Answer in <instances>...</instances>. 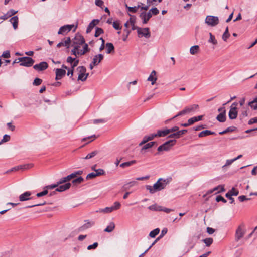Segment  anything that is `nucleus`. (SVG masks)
<instances>
[{"label": "nucleus", "mask_w": 257, "mask_h": 257, "mask_svg": "<svg viewBox=\"0 0 257 257\" xmlns=\"http://www.w3.org/2000/svg\"><path fill=\"white\" fill-rule=\"evenodd\" d=\"M167 184V182L166 180L160 178L153 186L147 185L146 188L147 190L149 191L150 193L153 194L158 191H160L165 188Z\"/></svg>", "instance_id": "obj_1"}, {"label": "nucleus", "mask_w": 257, "mask_h": 257, "mask_svg": "<svg viewBox=\"0 0 257 257\" xmlns=\"http://www.w3.org/2000/svg\"><path fill=\"white\" fill-rule=\"evenodd\" d=\"M199 108L198 104H193L188 106H186L184 109L178 113L175 116L171 118L173 119L180 116L186 115L191 112L195 111L197 109Z\"/></svg>", "instance_id": "obj_2"}, {"label": "nucleus", "mask_w": 257, "mask_h": 257, "mask_svg": "<svg viewBox=\"0 0 257 257\" xmlns=\"http://www.w3.org/2000/svg\"><path fill=\"white\" fill-rule=\"evenodd\" d=\"M219 18L217 16L208 15L206 17L205 23L209 26L214 27L218 24Z\"/></svg>", "instance_id": "obj_3"}, {"label": "nucleus", "mask_w": 257, "mask_h": 257, "mask_svg": "<svg viewBox=\"0 0 257 257\" xmlns=\"http://www.w3.org/2000/svg\"><path fill=\"white\" fill-rule=\"evenodd\" d=\"M77 70L78 72V80L85 81L89 75L88 73H86V68L83 66H79L77 67Z\"/></svg>", "instance_id": "obj_4"}, {"label": "nucleus", "mask_w": 257, "mask_h": 257, "mask_svg": "<svg viewBox=\"0 0 257 257\" xmlns=\"http://www.w3.org/2000/svg\"><path fill=\"white\" fill-rule=\"evenodd\" d=\"M18 60H19V62H20L21 66L26 67H30L32 66L34 63V60L32 58L29 57L18 58Z\"/></svg>", "instance_id": "obj_5"}, {"label": "nucleus", "mask_w": 257, "mask_h": 257, "mask_svg": "<svg viewBox=\"0 0 257 257\" xmlns=\"http://www.w3.org/2000/svg\"><path fill=\"white\" fill-rule=\"evenodd\" d=\"M175 140H170L165 142L162 145H160L157 149L159 152L163 151H168L170 150L171 147L175 145L176 143Z\"/></svg>", "instance_id": "obj_6"}, {"label": "nucleus", "mask_w": 257, "mask_h": 257, "mask_svg": "<svg viewBox=\"0 0 257 257\" xmlns=\"http://www.w3.org/2000/svg\"><path fill=\"white\" fill-rule=\"evenodd\" d=\"M137 34L139 38L145 37L146 39H149L151 37V33L149 28H138Z\"/></svg>", "instance_id": "obj_7"}, {"label": "nucleus", "mask_w": 257, "mask_h": 257, "mask_svg": "<svg viewBox=\"0 0 257 257\" xmlns=\"http://www.w3.org/2000/svg\"><path fill=\"white\" fill-rule=\"evenodd\" d=\"M33 167V164H31V163L20 165L16 166V167H14L11 168L10 170H9L8 171V172L14 171H18L19 170L24 171L25 170H27V169L32 168Z\"/></svg>", "instance_id": "obj_8"}, {"label": "nucleus", "mask_w": 257, "mask_h": 257, "mask_svg": "<svg viewBox=\"0 0 257 257\" xmlns=\"http://www.w3.org/2000/svg\"><path fill=\"white\" fill-rule=\"evenodd\" d=\"M74 27V25H66L60 28L58 34L65 35L69 32Z\"/></svg>", "instance_id": "obj_9"}, {"label": "nucleus", "mask_w": 257, "mask_h": 257, "mask_svg": "<svg viewBox=\"0 0 257 257\" xmlns=\"http://www.w3.org/2000/svg\"><path fill=\"white\" fill-rule=\"evenodd\" d=\"M85 39L81 35L77 34L75 36L73 41V46H79L84 44Z\"/></svg>", "instance_id": "obj_10"}, {"label": "nucleus", "mask_w": 257, "mask_h": 257, "mask_svg": "<svg viewBox=\"0 0 257 257\" xmlns=\"http://www.w3.org/2000/svg\"><path fill=\"white\" fill-rule=\"evenodd\" d=\"M245 234V230L242 225L238 226L235 232V240L238 241Z\"/></svg>", "instance_id": "obj_11"}, {"label": "nucleus", "mask_w": 257, "mask_h": 257, "mask_svg": "<svg viewBox=\"0 0 257 257\" xmlns=\"http://www.w3.org/2000/svg\"><path fill=\"white\" fill-rule=\"evenodd\" d=\"M218 111L220 113L217 115L216 119L217 120L221 122L225 121L226 117L225 115V109L224 107H221L218 109Z\"/></svg>", "instance_id": "obj_12"}, {"label": "nucleus", "mask_w": 257, "mask_h": 257, "mask_svg": "<svg viewBox=\"0 0 257 257\" xmlns=\"http://www.w3.org/2000/svg\"><path fill=\"white\" fill-rule=\"evenodd\" d=\"M139 17L142 20L143 24H145L147 23L149 19L152 17V14L150 11L147 13L143 12L140 14Z\"/></svg>", "instance_id": "obj_13"}, {"label": "nucleus", "mask_w": 257, "mask_h": 257, "mask_svg": "<svg viewBox=\"0 0 257 257\" xmlns=\"http://www.w3.org/2000/svg\"><path fill=\"white\" fill-rule=\"evenodd\" d=\"M48 67V65L47 62L43 61L39 64H35L33 66V68L38 71H43Z\"/></svg>", "instance_id": "obj_14"}, {"label": "nucleus", "mask_w": 257, "mask_h": 257, "mask_svg": "<svg viewBox=\"0 0 257 257\" xmlns=\"http://www.w3.org/2000/svg\"><path fill=\"white\" fill-rule=\"evenodd\" d=\"M55 80H58L62 79L66 74V71L63 69L57 68L55 69Z\"/></svg>", "instance_id": "obj_15"}, {"label": "nucleus", "mask_w": 257, "mask_h": 257, "mask_svg": "<svg viewBox=\"0 0 257 257\" xmlns=\"http://www.w3.org/2000/svg\"><path fill=\"white\" fill-rule=\"evenodd\" d=\"M31 195V193L29 191H26L22 194H21L19 197V199L20 201H25L29 200H30L32 199V198L30 197Z\"/></svg>", "instance_id": "obj_16"}, {"label": "nucleus", "mask_w": 257, "mask_h": 257, "mask_svg": "<svg viewBox=\"0 0 257 257\" xmlns=\"http://www.w3.org/2000/svg\"><path fill=\"white\" fill-rule=\"evenodd\" d=\"M71 42V39L70 37H66L61 42H59L57 44V47L60 48L62 46H65L67 48L69 47V45Z\"/></svg>", "instance_id": "obj_17"}, {"label": "nucleus", "mask_w": 257, "mask_h": 257, "mask_svg": "<svg viewBox=\"0 0 257 257\" xmlns=\"http://www.w3.org/2000/svg\"><path fill=\"white\" fill-rule=\"evenodd\" d=\"M104 55L102 54H99L94 56L92 62L93 65H98L99 63L103 59Z\"/></svg>", "instance_id": "obj_18"}, {"label": "nucleus", "mask_w": 257, "mask_h": 257, "mask_svg": "<svg viewBox=\"0 0 257 257\" xmlns=\"http://www.w3.org/2000/svg\"><path fill=\"white\" fill-rule=\"evenodd\" d=\"M71 184L70 183H66L62 185H59L55 189L56 191L63 192L70 188Z\"/></svg>", "instance_id": "obj_19"}, {"label": "nucleus", "mask_w": 257, "mask_h": 257, "mask_svg": "<svg viewBox=\"0 0 257 257\" xmlns=\"http://www.w3.org/2000/svg\"><path fill=\"white\" fill-rule=\"evenodd\" d=\"M99 20L98 19H93L88 26L86 29V33H89L93 28L98 24Z\"/></svg>", "instance_id": "obj_20"}, {"label": "nucleus", "mask_w": 257, "mask_h": 257, "mask_svg": "<svg viewBox=\"0 0 257 257\" xmlns=\"http://www.w3.org/2000/svg\"><path fill=\"white\" fill-rule=\"evenodd\" d=\"M237 108H230L229 112V117L230 119H234L237 116Z\"/></svg>", "instance_id": "obj_21"}, {"label": "nucleus", "mask_w": 257, "mask_h": 257, "mask_svg": "<svg viewBox=\"0 0 257 257\" xmlns=\"http://www.w3.org/2000/svg\"><path fill=\"white\" fill-rule=\"evenodd\" d=\"M156 71L155 70H153L147 79L148 81L151 82L152 85H154L157 81V78L156 76Z\"/></svg>", "instance_id": "obj_22"}, {"label": "nucleus", "mask_w": 257, "mask_h": 257, "mask_svg": "<svg viewBox=\"0 0 257 257\" xmlns=\"http://www.w3.org/2000/svg\"><path fill=\"white\" fill-rule=\"evenodd\" d=\"M85 223L81 227L82 230H85L90 228L95 224V222L94 221L85 220Z\"/></svg>", "instance_id": "obj_23"}, {"label": "nucleus", "mask_w": 257, "mask_h": 257, "mask_svg": "<svg viewBox=\"0 0 257 257\" xmlns=\"http://www.w3.org/2000/svg\"><path fill=\"white\" fill-rule=\"evenodd\" d=\"M215 133L214 132H212L210 130H205L201 132L198 134V137L199 138H202L205 136H207L210 135H215Z\"/></svg>", "instance_id": "obj_24"}, {"label": "nucleus", "mask_w": 257, "mask_h": 257, "mask_svg": "<svg viewBox=\"0 0 257 257\" xmlns=\"http://www.w3.org/2000/svg\"><path fill=\"white\" fill-rule=\"evenodd\" d=\"M10 21L13 25V27L15 30L17 29L18 28V16H14L11 18L10 20Z\"/></svg>", "instance_id": "obj_25"}, {"label": "nucleus", "mask_w": 257, "mask_h": 257, "mask_svg": "<svg viewBox=\"0 0 257 257\" xmlns=\"http://www.w3.org/2000/svg\"><path fill=\"white\" fill-rule=\"evenodd\" d=\"M239 194V191L237 190H236L235 188L233 187L229 192H228L226 194V197H229L230 196H237Z\"/></svg>", "instance_id": "obj_26"}, {"label": "nucleus", "mask_w": 257, "mask_h": 257, "mask_svg": "<svg viewBox=\"0 0 257 257\" xmlns=\"http://www.w3.org/2000/svg\"><path fill=\"white\" fill-rule=\"evenodd\" d=\"M169 134V131L167 128L164 130H158L155 134L156 137H164Z\"/></svg>", "instance_id": "obj_27"}, {"label": "nucleus", "mask_w": 257, "mask_h": 257, "mask_svg": "<svg viewBox=\"0 0 257 257\" xmlns=\"http://www.w3.org/2000/svg\"><path fill=\"white\" fill-rule=\"evenodd\" d=\"M141 7L140 5H138L137 6L129 7L127 5L125 4V7L126 8L127 11L131 13H136L138 9Z\"/></svg>", "instance_id": "obj_28"}, {"label": "nucleus", "mask_w": 257, "mask_h": 257, "mask_svg": "<svg viewBox=\"0 0 257 257\" xmlns=\"http://www.w3.org/2000/svg\"><path fill=\"white\" fill-rule=\"evenodd\" d=\"M114 210L112 206L107 207L104 209H100L99 210L97 211V212H103L104 213H108L113 212Z\"/></svg>", "instance_id": "obj_29"}, {"label": "nucleus", "mask_w": 257, "mask_h": 257, "mask_svg": "<svg viewBox=\"0 0 257 257\" xmlns=\"http://www.w3.org/2000/svg\"><path fill=\"white\" fill-rule=\"evenodd\" d=\"M106 47L107 48L106 53L107 54H110L114 51V47L112 43H107L106 44Z\"/></svg>", "instance_id": "obj_30"}, {"label": "nucleus", "mask_w": 257, "mask_h": 257, "mask_svg": "<svg viewBox=\"0 0 257 257\" xmlns=\"http://www.w3.org/2000/svg\"><path fill=\"white\" fill-rule=\"evenodd\" d=\"M115 228V224L114 222H110L107 227L104 229L105 232H111Z\"/></svg>", "instance_id": "obj_31"}, {"label": "nucleus", "mask_w": 257, "mask_h": 257, "mask_svg": "<svg viewBox=\"0 0 257 257\" xmlns=\"http://www.w3.org/2000/svg\"><path fill=\"white\" fill-rule=\"evenodd\" d=\"M88 51H89L88 45L87 44L84 43L83 49H80V52H78V54L82 55L85 54Z\"/></svg>", "instance_id": "obj_32"}, {"label": "nucleus", "mask_w": 257, "mask_h": 257, "mask_svg": "<svg viewBox=\"0 0 257 257\" xmlns=\"http://www.w3.org/2000/svg\"><path fill=\"white\" fill-rule=\"evenodd\" d=\"M162 208V206L157 205L156 204L152 205L148 207L149 209L151 210L157 211H161Z\"/></svg>", "instance_id": "obj_33"}, {"label": "nucleus", "mask_w": 257, "mask_h": 257, "mask_svg": "<svg viewBox=\"0 0 257 257\" xmlns=\"http://www.w3.org/2000/svg\"><path fill=\"white\" fill-rule=\"evenodd\" d=\"M138 184L137 182L136 181H133L131 182H130L129 183L125 184L123 186V188L125 190L128 189L130 187L135 186Z\"/></svg>", "instance_id": "obj_34"}, {"label": "nucleus", "mask_w": 257, "mask_h": 257, "mask_svg": "<svg viewBox=\"0 0 257 257\" xmlns=\"http://www.w3.org/2000/svg\"><path fill=\"white\" fill-rule=\"evenodd\" d=\"M98 154L97 151H93L90 153H89L86 157L82 158L83 159H89L93 157H94L95 155H96Z\"/></svg>", "instance_id": "obj_35"}, {"label": "nucleus", "mask_w": 257, "mask_h": 257, "mask_svg": "<svg viewBox=\"0 0 257 257\" xmlns=\"http://www.w3.org/2000/svg\"><path fill=\"white\" fill-rule=\"evenodd\" d=\"M73 49L71 50V53L75 56H77L79 55L78 52H80V47L79 46H73Z\"/></svg>", "instance_id": "obj_36"}, {"label": "nucleus", "mask_w": 257, "mask_h": 257, "mask_svg": "<svg viewBox=\"0 0 257 257\" xmlns=\"http://www.w3.org/2000/svg\"><path fill=\"white\" fill-rule=\"evenodd\" d=\"M160 232L159 228H157L151 231L149 233V236L152 238H154Z\"/></svg>", "instance_id": "obj_37"}, {"label": "nucleus", "mask_w": 257, "mask_h": 257, "mask_svg": "<svg viewBox=\"0 0 257 257\" xmlns=\"http://www.w3.org/2000/svg\"><path fill=\"white\" fill-rule=\"evenodd\" d=\"M199 46L198 45H195L192 46L190 49V52L191 54L194 55L197 53L199 50Z\"/></svg>", "instance_id": "obj_38"}, {"label": "nucleus", "mask_w": 257, "mask_h": 257, "mask_svg": "<svg viewBox=\"0 0 257 257\" xmlns=\"http://www.w3.org/2000/svg\"><path fill=\"white\" fill-rule=\"evenodd\" d=\"M131 32V30L127 29H125L124 30V34L122 35V40L123 41H126L127 37H128V35H130Z\"/></svg>", "instance_id": "obj_39"}, {"label": "nucleus", "mask_w": 257, "mask_h": 257, "mask_svg": "<svg viewBox=\"0 0 257 257\" xmlns=\"http://www.w3.org/2000/svg\"><path fill=\"white\" fill-rule=\"evenodd\" d=\"M248 105L253 109L255 110L257 109V97L255 98L253 100L249 102Z\"/></svg>", "instance_id": "obj_40"}, {"label": "nucleus", "mask_w": 257, "mask_h": 257, "mask_svg": "<svg viewBox=\"0 0 257 257\" xmlns=\"http://www.w3.org/2000/svg\"><path fill=\"white\" fill-rule=\"evenodd\" d=\"M230 34L228 32V28L226 27L225 32H224L223 35H222V39L224 41H226L227 39L229 37Z\"/></svg>", "instance_id": "obj_41"}, {"label": "nucleus", "mask_w": 257, "mask_h": 257, "mask_svg": "<svg viewBox=\"0 0 257 257\" xmlns=\"http://www.w3.org/2000/svg\"><path fill=\"white\" fill-rule=\"evenodd\" d=\"M202 241L207 246H210L213 243V239L212 238H207L203 239Z\"/></svg>", "instance_id": "obj_42"}, {"label": "nucleus", "mask_w": 257, "mask_h": 257, "mask_svg": "<svg viewBox=\"0 0 257 257\" xmlns=\"http://www.w3.org/2000/svg\"><path fill=\"white\" fill-rule=\"evenodd\" d=\"M83 181L84 179L82 177H79L78 178L74 179L72 181V183L74 185H77L81 183Z\"/></svg>", "instance_id": "obj_43"}, {"label": "nucleus", "mask_w": 257, "mask_h": 257, "mask_svg": "<svg viewBox=\"0 0 257 257\" xmlns=\"http://www.w3.org/2000/svg\"><path fill=\"white\" fill-rule=\"evenodd\" d=\"M103 30L99 27H96L95 29V37H97L100 36L101 34L103 33Z\"/></svg>", "instance_id": "obj_44"}, {"label": "nucleus", "mask_w": 257, "mask_h": 257, "mask_svg": "<svg viewBox=\"0 0 257 257\" xmlns=\"http://www.w3.org/2000/svg\"><path fill=\"white\" fill-rule=\"evenodd\" d=\"M214 190H215V191H217V193H220L221 192L225 191V190L223 186L218 185V186L215 187V188H214Z\"/></svg>", "instance_id": "obj_45"}, {"label": "nucleus", "mask_w": 257, "mask_h": 257, "mask_svg": "<svg viewBox=\"0 0 257 257\" xmlns=\"http://www.w3.org/2000/svg\"><path fill=\"white\" fill-rule=\"evenodd\" d=\"M113 27L116 30H121V27L120 26V23L118 21H114L112 24Z\"/></svg>", "instance_id": "obj_46"}, {"label": "nucleus", "mask_w": 257, "mask_h": 257, "mask_svg": "<svg viewBox=\"0 0 257 257\" xmlns=\"http://www.w3.org/2000/svg\"><path fill=\"white\" fill-rule=\"evenodd\" d=\"M209 36H210V38L208 40V42L210 43H212L213 44H214V45L216 44L217 42L215 40V37L211 33H209Z\"/></svg>", "instance_id": "obj_47"}, {"label": "nucleus", "mask_w": 257, "mask_h": 257, "mask_svg": "<svg viewBox=\"0 0 257 257\" xmlns=\"http://www.w3.org/2000/svg\"><path fill=\"white\" fill-rule=\"evenodd\" d=\"M10 140V136L8 135H5L3 136V138L2 140L0 141V145L3 144L4 143L8 142Z\"/></svg>", "instance_id": "obj_48"}, {"label": "nucleus", "mask_w": 257, "mask_h": 257, "mask_svg": "<svg viewBox=\"0 0 257 257\" xmlns=\"http://www.w3.org/2000/svg\"><path fill=\"white\" fill-rule=\"evenodd\" d=\"M155 144V142H149L146 144H145L142 148V150H146L147 149H149V148H151L152 147H153V146L154 145V144Z\"/></svg>", "instance_id": "obj_49"}, {"label": "nucleus", "mask_w": 257, "mask_h": 257, "mask_svg": "<svg viewBox=\"0 0 257 257\" xmlns=\"http://www.w3.org/2000/svg\"><path fill=\"white\" fill-rule=\"evenodd\" d=\"M234 127H227V128H226L223 131L219 132V134L220 135H223V134L227 133V132H232L234 131Z\"/></svg>", "instance_id": "obj_50"}, {"label": "nucleus", "mask_w": 257, "mask_h": 257, "mask_svg": "<svg viewBox=\"0 0 257 257\" xmlns=\"http://www.w3.org/2000/svg\"><path fill=\"white\" fill-rule=\"evenodd\" d=\"M169 138H175L176 139H178L180 138V136L179 133V131L174 132L173 133L170 134L169 136Z\"/></svg>", "instance_id": "obj_51"}, {"label": "nucleus", "mask_w": 257, "mask_h": 257, "mask_svg": "<svg viewBox=\"0 0 257 257\" xmlns=\"http://www.w3.org/2000/svg\"><path fill=\"white\" fill-rule=\"evenodd\" d=\"M95 173H96L97 176H100L102 175H104L105 173L104 171L102 169H98L94 170Z\"/></svg>", "instance_id": "obj_52"}, {"label": "nucleus", "mask_w": 257, "mask_h": 257, "mask_svg": "<svg viewBox=\"0 0 257 257\" xmlns=\"http://www.w3.org/2000/svg\"><path fill=\"white\" fill-rule=\"evenodd\" d=\"M128 15L130 16V18L128 21L129 22L130 24H135L136 19V16L134 15H132L130 14H128Z\"/></svg>", "instance_id": "obj_53"}, {"label": "nucleus", "mask_w": 257, "mask_h": 257, "mask_svg": "<svg viewBox=\"0 0 257 257\" xmlns=\"http://www.w3.org/2000/svg\"><path fill=\"white\" fill-rule=\"evenodd\" d=\"M48 193V190L46 189H45L42 192L37 193L36 196L38 197H40L46 195Z\"/></svg>", "instance_id": "obj_54"}, {"label": "nucleus", "mask_w": 257, "mask_h": 257, "mask_svg": "<svg viewBox=\"0 0 257 257\" xmlns=\"http://www.w3.org/2000/svg\"><path fill=\"white\" fill-rule=\"evenodd\" d=\"M149 11L151 13L152 16L153 15H156L159 13V10L156 7L152 8L149 10Z\"/></svg>", "instance_id": "obj_55"}, {"label": "nucleus", "mask_w": 257, "mask_h": 257, "mask_svg": "<svg viewBox=\"0 0 257 257\" xmlns=\"http://www.w3.org/2000/svg\"><path fill=\"white\" fill-rule=\"evenodd\" d=\"M234 162V160L233 159L230 160H227L225 164L222 166V168H225L227 166H228L232 164Z\"/></svg>", "instance_id": "obj_56"}, {"label": "nucleus", "mask_w": 257, "mask_h": 257, "mask_svg": "<svg viewBox=\"0 0 257 257\" xmlns=\"http://www.w3.org/2000/svg\"><path fill=\"white\" fill-rule=\"evenodd\" d=\"M42 79L38 78H36L35 79L33 84L34 85L38 86V85H40L42 83Z\"/></svg>", "instance_id": "obj_57"}, {"label": "nucleus", "mask_w": 257, "mask_h": 257, "mask_svg": "<svg viewBox=\"0 0 257 257\" xmlns=\"http://www.w3.org/2000/svg\"><path fill=\"white\" fill-rule=\"evenodd\" d=\"M112 206L114 210H116L120 208L121 204L119 202L116 201L114 203L113 205Z\"/></svg>", "instance_id": "obj_58"}, {"label": "nucleus", "mask_w": 257, "mask_h": 257, "mask_svg": "<svg viewBox=\"0 0 257 257\" xmlns=\"http://www.w3.org/2000/svg\"><path fill=\"white\" fill-rule=\"evenodd\" d=\"M58 186V185L56 183V184L46 186L45 187V189H46L48 190V189H53L54 188H57Z\"/></svg>", "instance_id": "obj_59"}, {"label": "nucleus", "mask_w": 257, "mask_h": 257, "mask_svg": "<svg viewBox=\"0 0 257 257\" xmlns=\"http://www.w3.org/2000/svg\"><path fill=\"white\" fill-rule=\"evenodd\" d=\"M216 201L217 202L222 201L223 203H226L227 201L222 196L218 195L216 198Z\"/></svg>", "instance_id": "obj_60"}, {"label": "nucleus", "mask_w": 257, "mask_h": 257, "mask_svg": "<svg viewBox=\"0 0 257 257\" xmlns=\"http://www.w3.org/2000/svg\"><path fill=\"white\" fill-rule=\"evenodd\" d=\"M2 57L6 58H9L10 57V51L8 50L5 51L3 52V54L2 55Z\"/></svg>", "instance_id": "obj_61"}, {"label": "nucleus", "mask_w": 257, "mask_h": 257, "mask_svg": "<svg viewBox=\"0 0 257 257\" xmlns=\"http://www.w3.org/2000/svg\"><path fill=\"white\" fill-rule=\"evenodd\" d=\"M68 181H67V180L66 179V177H63V178H61L59 180V181H58L57 182V183L58 185L59 186V185H60L61 184H63V183H66Z\"/></svg>", "instance_id": "obj_62"}, {"label": "nucleus", "mask_w": 257, "mask_h": 257, "mask_svg": "<svg viewBox=\"0 0 257 257\" xmlns=\"http://www.w3.org/2000/svg\"><path fill=\"white\" fill-rule=\"evenodd\" d=\"M188 121L189 122V124L190 125H191L193 124V123H194L195 122H197V120L196 118H195V117H193L189 118L188 120Z\"/></svg>", "instance_id": "obj_63"}, {"label": "nucleus", "mask_w": 257, "mask_h": 257, "mask_svg": "<svg viewBox=\"0 0 257 257\" xmlns=\"http://www.w3.org/2000/svg\"><path fill=\"white\" fill-rule=\"evenodd\" d=\"M17 12V11H15L13 9H10L9 11H8L7 14L8 15V17H10L16 14Z\"/></svg>", "instance_id": "obj_64"}]
</instances>
